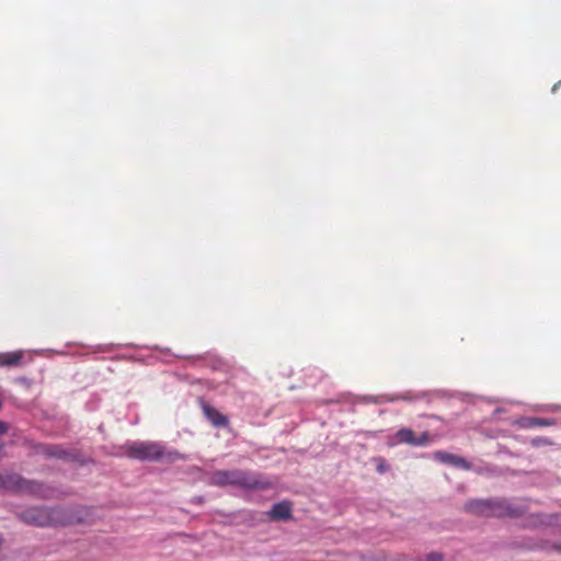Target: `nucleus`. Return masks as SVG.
Segmentation results:
<instances>
[{
	"mask_svg": "<svg viewBox=\"0 0 561 561\" xmlns=\"http://www.w3.org/2000/svg\"><path fill=\"white\" fill-rule=\"evenodd\" d=\"M525 422L526 427L552 426L556 424L554 420L543 417H529Z\"/></svg>",
	"mask_w": 561,
	"mask_h": 561,
	"instance_id": "f8f14e48",
	"label": "nucleus"
},
{
	"mask_svg": "<svg viewBox=\"0 0 561 561\" xmlns=\"http://www.w3.org/2000/svg\"><path fill=\"white\" fill-rule=\"evenodd\" d=\"M534 445H539L540 443H547L546 439H541V438H537V439H534Z\"/></svg>",
	"mask_w": 561,
	"mask_h": 561,
	"instance_id": "2eb2a0df",
	"label": "nucleus"
},
{
	"mask_svg": "<svg viewBox=\"0 0 561 561\" xmlns=\"http://www.w3.org/2000/svg\"><path fill=\"white\" fill-rule=\"evenodd\" d=\"M396 439L399 444L424 446L430 443V434L423 432L420 436H416L411 428L403 427L396 433Z\"/></svg>",
	"mask_w": 561,
	"mask_h": 561,
	"instance_id": "423d86ee",
	"label": "nucleus"
},
{
	"mask_svg": "<svg viewBox=\"0 0 561 561\" xmlns=\"http://www.w3.org/2000/svg\"><path fill=\"white\" fill-rule=\"evenodd\" d=\"M209 483L215 486H238L244 490H267L273 483L264 476L241 469L217 470L209 477Z\"/></svg>",
	"mask_w": 561,
	"mask_h": 561,
	"instance_id": "f257e3e1",
	"label": "nucleus"
},
{
	"mask_svg": "<svg viewBox=\"0 0 561 561\" xmlns=\"http://www.w3.org/2000/svg\"><path fill=\"white\" fill-rule=\"evenodd\" d=\"M8 432V424L0 421V436Z\"/></svg>",
	"mask_w": 561,
	"mask_h": 561,
	"instance_id": "4468645a",
	"label": "nucleus"
},
{
	"mask_svg": "<svg viewBox=\"0 0 561 561\" xmlns=\"http://www.w3.org/2000/svg\"><path fill=\"white\" fill-rule=\"evenodd\" d=\"M37 450L47 458H66L68 456V453L57 445H41Z\"/></svg>",
	"mask_w": 561,
	"mask_h": 561,
	"instance_id": "9b49d317",
	"label": "nucleus"
},
{
	"mask_svg": "<svg viewBox=\"0 0 561 561\" xmlns=\"http://www.w3.org/2000/svg\"><path fill=\"white\" fill-rule=\"evenodd\" d=\"M22 351L0 353V367H19L23 359Z\"/></svg>",
	"mask_w": 561,
	"mask_h": 561,
	"instance_id": "9d476101",
	"label": "nucleus"
},
{
	"mask_svg": "<svg viewBox=\"0 0 561 561\" xmlns=\"http://www.w3.org/2000/svg\"><path fill=\"white\" fill-rule=\"evenodd\" d=\"M556 549L561 552V546H557Z\"/></svg>",
	"mask_w": 561,
	"mask_h": 561,
	"instance_id": "f3484780",
	"label": "nucleus"
},
{
	"mask_svg": "<svg viewBox=\"0 0 561 561\" xmlns=\"http://www.w3.org/2000/svg\"><path fill=\"white\" fill-rule=\"evenodd\" d=\"M0 488H18L20 490L36 494L42 497H48L49 494L51 493L50 489L45 488L41 483L23 480L18 476H3L1 473Z\"/></svg>",
	"mask_w": 561,
	"mask_h": 561,
	"instance_id": "39448f33",
	"label": "nucleus"
},
{
	"mask_svg": "<svg viewBox=\"0 0 561 561\" xmlns=\"http://www.w3.org/2000/svg\"><path fill=\"white\" fill-rule=\"evenodd\" d=\"M561 82L559 81L558 83H556L553 87H552V92H556L557 89H559Z\"/></svg>",
	"mask_w": 561,
	"mask_h": 561,
	"instance_id": "dca6fc26",
	"label": "nucleus"
},
{
	"mask_svg": "<svg viewBox=\"0 0 561 561\" xmlns=\"http://www.w3.org/2000/svg\"><path fill=\"white\" fill-rule=\"evenodd\" d=\"M127 456L138 460H158L163 455V447L152 442H136L127 446Z\"/></svg>",
	"mask_w": 561,
	"mask_h": 561,
	"instance_id": "20e7f679",
	"label": "nucleus"
},
{
	"mask_svg": "<svg viewBox=\"0 0 561 561\" xmlns=\"http://www.w3.org/2000/svg\"><path fill=\"white\" fill-rule=\"evenodd\" d=\"M427 560L428 561H442L443 560V556L439 552H431L427 556Z\"/></svg>",
	"mask_w": 561,
	"mask_h": 561,
	"instance_id": "ddd939ff",
	"label": "nucleus"
},
{
	"mask_svg": "<svg viewBox=\"0 0 561 561\" xmlns=\"http://www.w3.org/2000/svg\"><path fill=\"white\" fill-rule=\"evenodd\" d=\"M434 458L442 463L459 469L469 470L471 468V465L465 458L447 451L437 450L434 453Z\"/></svg>",
	"mask_w": 561,
	"mask_h": 561,
	"instance_id": "0eeeda50",
	"label": "nucleus"
},
{
	"mask_svg": "<svg viewBox=\"0 0 561 561\" xmlns=\"http://www.w3.org/2000/svg\"><path fill=\"white\" fill-rule=\"evenodd\" d=\"M466 510L473 514L489 517H512L518 515V510L514 508L505 501L473 500L466 504Z\"/></svg>",
	"mask_w": 561,
	"mask_h": 561,
	"instance_id": "7ed1b4c3",
	"label": "nucleus"
},
{
	"mask_svg": "<svg viewBox=\"0 0 561 561\" xmlns=\"http://www.w3.org/2000/svg\"><path fill=\"white\" fill-rule=\"evenodd\" d=\"M20 516L24 523L39 527L73 523V518L59 507H31L22 512Z\"/></svg>",
	"mask_w": 561,
	"mask_h": 561,
	"instance_id": "f03ea898",
	"label": "nucleus"
},
{
	"mask_svg": "<svg viewBox=\"0 0 561 561\" xmlns=\"http://www.w3.org/2000/svg\"><path fill=\"white\" fill-rule=\"evenodd\" d=\"M270 516L275 520H287L291 517V505L288 502L276 503L272 506Z\"/></svg>",
	"mask_w": 561,
	"mask_h": 561,
	"instance_id": "1a4fd4ad",
	"label": "nucleus"
},
{
	"mask_svg": "<svg viewBox=\"0 0 561 561\" xmlns=\"http://www.w3.org/2000/svg\"><path fill=\"white\" fill-rule=\"evenodd\" d=\"M203 412L207 420L216 427H226L229 424L228 417L209 404L203 405Z\"/></svg>",
	"mask_w": 561,
	"mask_h": 561,
	"instance_id": "6e6552de",
	"label": "nucleus"
},
{
	"mask_svg": "<svg viewBox=\"0 0 561 561\" xmlns=\"http://www.w3.org/2000/svg\"><path fill=\"white\" fill-rule=\"evenodd\" d=\"M2 408V401L0 400V409Z\"/></svg>",
	"mask_w": 561,
	"mask_h": 561,
	"instance_id": "a211bd4d",
	"label": "nucleus"
}]
</instances>
